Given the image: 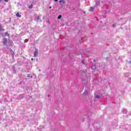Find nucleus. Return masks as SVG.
Segmentation results:
<instances>
[{"instance_id": "obj_1", "label": "nucleus", "mask_w": 131, "mask_h": 131, "mask_svg": "<svg viewBox=\"0 0 131 131\" xmlns=\"http://www.w3.org/2000/svg\"><path fill=\"white\" fill-rule=\"evenodd\" d=\"M37 54H38V50H37V49H35L34 53V57H36V56H37Z\"/></svg>"}, {"instance_id": "obj_2", "label": "nucleus", "mask_w": 131, "mask_h": 131, "mask_svg": "<svg viewBox=\"0 0 131 131\" xmlns=\"http://www.w3.org/2000/svg\"><path fill=\"white\" fill-rule=\"evenodd\" d=\"M7 38H3V42L4 45H6V43H7Z\"/></svg>"}, {"instance_id": "obj_3", "label": "nucleus", "mask_w": 131, "mask_h": 131, "mask_svg": "<svg viewBox=\"0 0 131 131\" xmlns=\"http://www.w3.org/2000/svg\"><path fill=\"white\" fill-rule=\"evenodd\" d=\"M16 17H18V18H21V15H20V14H19V13H17L16 14Z\"/></svg>"}, {"instance_id": "obj_4", "label": "nucleus", "mask_w": 131, "mask_h": 131, "mask_svg": "<svg viewBox=\"0 0 131 131\" xmlns=\"http://www.w3.org/2000/svg\"><path fill=\"white\" fill-rule=\"evenodd\" d=\"M101 96L100 95H96L95 96V98H96V99H100V98H101Z\"/></svg>"}, {"instance_id": "obj_5", "label": "nucleus", "mask_w": 131, "mask_h": 131, "mask_svg": "<svg viewBox=\"0 0 131 131\" xmlns=\"http://www.w3.org/2000/svg\"><path fill=\"white\" fill-rule=\"evenodd\" d=\"M10 53H11V55H12L13 56H14V55H15L14 51H13V50L12 49L10 50Z\"/></svg>"}, {"instance_id": "obj_6", "label": "nucleus", "mask_w": 131, "mask_h": 131, "mask_svg": "<svg viewBox=\"0 0 131 131\" xmlns=\"http://www.w3.org/2000/svg\"><path fill=\"white\" fill-rule=\"evenodd\" d=\"M0 30H2V31H5V29H3L2 27V25L0 24Z\"/></svg>"}, {"instance_id": "obj_7", "label": "nucleus", "mask_w": 131, "mask_h": 131, "mask_svg": "<svg viewBox=\"0 0 131 131\" xmlns=\"http://www.w3.org/2000/svg\"><path fill=\"white\" fill-rule=\"evenodd\" d=\"M94 7H90V10L91 11V12H94Z\"/></svg>"}, {"instance_id": "obj_8", "label": "nucleus", "mask_w": 131, "mask_h": 131, "mask_svg": "<svg viewBox=\"0 0 131 131\" xmlns=\"http://www.w3.org/2000/svg\"><path fill=\"white\" fill-rule=\"evenodd\" d=\"M5 36H10V35L9 33H8V32H5Z\"/></svg>"}, {"instance_id": "obj_9", "label": "nucleus", "mask_w": 131, "mask_h": 131, "mask_svg": "<svg viewBox=\"0 0 131 131\" xmlns=\"http://www.w3.org/2000/svg\"><path fill=\"white\" fill-rule=\"evenodd\" d=\"M30 9H32L33 8V5L31 4L30 6H29Z\"/></svg>"}, {"instance_id": "obj_10", "label": "nucleus", "mask_w": 131, "mask_h": 131, "mask_svg": "<svg viewBox=\"0 0 131 131\" xmlns=\"http://www.w3.org/2000/svg\"><path fill=\"white\" fill-rule=\"evenodd\" d=\"M92 69L95 70L96 69V66H93L92 67Z\"/></svg>"}, {"instance_id": "obj_11", "label": "nucleus", "mask_w": 131, "mask_h": 131, "mask_svg": "<svg viewBox=\"0 0 131 131\" xmlns=\"http://www.w3.org/2000/svg\"><path fill=\"white\" fill-rule=\"evenodd\" d=\"M62 18V15H59L58 17V19H61Z\"/></svg>"}, {"instance_id": "obj_12", "label": "nucleus", "mask_w": 131, "mask_h": 131, "mask_svg": "<svg viewBox=\"0 0 131 131\" xmlns=\"http://www.w3.org/2000/svg\"><path fill=\"white\" fill-rule=\"evenodd\" d=\"M37 20H39V19H40V17H39V16H37Z\"/></svg>"}, {"instance_id": "obj_13", "label": "nucleus", "mask_w": 131, "mask_h": 131, "mask_svg": "<svg viewBox=\"0 0 131 131\" xmlns=\"http://www.w3.org/2000/svg\"><path fill=\"white\" fill-rule=\"evenodd\" d=\"M5 2H6V3H8V2H9V0H4Z\"/></svg>"}, {"instance_id": "obj_14", "label": "nucleus", "mask_w": 131, "mask_h": 131, "mask_svg": "<svg viewBox=\"0 0 131 131\" xmlns=\"http://www.w3.org/2000/svg\"><path fill=\"white\" fill-rule=\"evenodd\" d=\"M54 2H58V0H54Z\"/></svg>"}, {"instance_id": "obj_15", "label": "nucleus", "mask_w": 131, "mask_h": 131, "mask_svg": "<svg viewBox=\"0 0 131 131\" xmlns=\"http://www.w3.org/2000/svg\"><path fill=\"white\" fill-rule=\"evenodd\" d=\"M49 9H52V7H51V6H50V7H49Z\"/></svg>"}, {"instance_id": "obj_16", "label": "nucleus", "mask_w": 131, "mask_h": 131, "mask_svg": "<svg viewBox=\"0 0 131 131\" xmlns=\"http://www.w3.org/2000/svg\"><path fill=\"white\" fill-rule=\"evenodd\" d=\"M31 60H32V61H33V58H31Z\"/></svg>"}, {"instance_id": "obj_17", "label": "nucleus", "mask_w": 131, "mask_h": 131, "mask_svg": "<svg viewBox=\"0 0 131 131\" xmlns=\"http://www.w3.org/2000/svg\"><path fill=\"white\" fill-rule=\"evenodd\" d=\"M3 0H0V3H1V2H2Z\"/></svg>"}]
</instances>
